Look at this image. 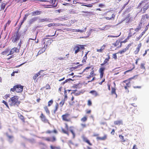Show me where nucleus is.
Returning a JSON list of instances; mask_svg holds the SVG:
<instances>
[{
	"instance_id": "5fc2aeb1",
	"label": "nucleus",
	"mask_w": 149,
	"mask_h": 149,
	"mask_svg": "<svg viewBox=\"0 0 149 149\" xmlns=\"http://www.w3.org/2000/svg\"><path fill=\"white\" fill-rule=\"evenodd\" d=\"M86 143H87L88 144L90 145H92V144L88 140H87L85 142Z\"/></svg>"
},
{
	"instance_id": "473e14b6",
	"label": "nucleus",
	"mask_w": 149,
	"mask_h": 149,
	"mask_svg": "<svg viewBox=\"0 0 149 149\" xmlns=\"http://www.w3.org/2000/svg\"><path fill=\"white\" fill-rule=\"evenodd\" d=\"M58 104H56V105H55V109L54 111V113H55L57 111L58 109Z\"/></svg>"
},
{
	"instance_id": "a18cd8bd",
	"label": "nucleus",
	"mask_w": 149,
	"mask_h": 149,
	"mask_svg": "<svg viewBox=\"0 0 149 149\" xmlns=\"http://www.w3.org/2000/svg\"><path fill=\"white\" fill-rule=\"evenodd\" d=\"M92 104V103L90 100H88V106H91Z\"/></svg>"
},
{
	"instance_id": "a211bd4d",
	"label": "nucleus",
	"mask_w": 149,
	"mask_h": 149,
	"mask_svg": "<svg viewBox=\"0 0 149 149\" xmlns=\"http://www.w3.org/2000/svg\"><path fill=\"white\" fill-rule=\"evenodd\" d=\"M86 27L84 29H83V30H80L79 29H75V32H80L81 33H83V32H84L86 31Z\"/></svg>"
},
{
	"instance_id": "f8f14e48",
	"label": "nucleus",
	"mask_w": 149,
	"mask_h": 149,
	"mask_svg": "<svg viewBox=\"0 0 149 149\" xmlns=\"http://www.w3.org/2000/svg\"><path fill=\"white\" fill-rule=\"evenodd\" d=\"M47 45H45L44 47L43 48H42L41 50L39 51L38 52V54H41L44 52L47 48Z\"/></svg>"
},
{
	"instance_id": "b1692460",
	"label": "nucleus",
	"mask_w": 149,
	"mask_h": 149,
	"mask_svg": "<svg viewBox=\"0 0 149 149\" xmlns=\"http://www.w3.org/2000/svg\"><path fill=\"white\" fill-rule=\"evenodd\" d=\"M116 89L114 88H112L111 93L112 94H114L116 95V97H117V95L116 93Z\"/></svg>"
},
{
	"instance_id": "8fccbe9b",
	"label": "nucleus",
	"mask_w": 149,
	"mask_h": 149,
	"mask_svg": "<svg viewBox=\"0 0 149 149\" xmlns=\"http://www.w3.org/2000/svg\"><path fill=\"white\" fill-rule=\"evenodd\" d=\"M15 91V86L13 87V88H11L10 89V91L14 92Z\"/></svg>"
},
{
	"instance_id": "1a4fd4ad",
	"label": "nucleus",
	"mask_w": 149,
	"mask_h": 149,
	"mask_svg": "<svg viewBox=\"0 0 149 149\" xmlns=\"http://www.w3.org/2000/svg\"><path fill=\"white\" fill-rule=\"evenodd\" d=\"M42 13V12L41 11H39L38 10H36L31 13V14L32 16H36L37 15H39Z\"/></svg>"
},
{
	"instance_id": "423d86ee",
	"label": "nucleus",
	"mask_w": 149,
	"mask_h": 149,
	"mask_svg": "<svg viewBox=\"0 0 149 149\" xmlns=\"http://www.w3.org/2000/svg\"><path fill=\"white\" fill-rule=\"evenodd\" d=\"M19 51V49L16 47H14L12 48L10 50V54H7L8 56L9 55L12 54H14L15 52L17 53Z\"/></svg>"
},
{
	"instance_id": "603ef678",
	"label": "nucleus",
	"mask_w": 149,
	"mask_h": 149,
	"mask_svg": "<svg viewBox=\"0 0 149 149\" xmlns=\"http://www.w3.org/2000/svg\"><path fill=\"white\" fill-rule=\"evenodd\" d=\"M55 25V24H54L51 23L50 24H48V26L49 27H50L51 26H54V25Z\"/></svg>"
},
{
	"instance_id": "774afa93",
	"label": "nucleus",
	"mask_w": 149,
	"mask_h": 149,
	"mask_svg": "<svg viewBox=\"0 0 149 149\" xmlns=\"http://www.w3.org/2000/svg\"><path fill=\"white\" fill-rule=\"evenodd\" d=\"M148 29V27L146 26L144 31H145V32H146V31Z\"/></svg>"
},
{
	"instance_id": "72a5a7b5",
	"label": "nucleus",
	"mask_w": 149,
	"mask_h": 149,
	"mask_svg": "<svg viewBox=\"0 0 149 149\" xmlns=\"http://www.w3.org/2000/svg\"><path fill=\"white\" fill-rule=\"evenodd\" d=\"M44 109L45 111H46V113H47L49 114V112L47 107H44Z\"/></svg>"
},
{
	"instance_id": "f03ea898",
	"label": "nucleus",
	"mask_w": 149,
	"mask_h": 149,
	"mask_svg": "<svg viewBox=\"0 0 149 149\" xmlns=\"http://www.w3.org/2000/svg\"><path fill=\"white\" fill-rule=\"evenodd\" d=\"M139 7L141 8L140 12L142 13H143L149 7V6L145 2H143L140 3Z\"/></svg>"
},
{
	"instance_id": "de8ad7c7",
	"label": "nucleus",
	"mask_w": 149,
	"mask_h": 149,
	"mask_svg": "<svg viewBox=\"0 0 149 149\" xmlns=\"http://www.w3.org/2000/svg\"><path fill=\"white\" fill-rule=\"evenodd\" d=\"M2 102L7 107H8V105L7 103L4 100H3Z\"/></svg>"
},
{
	"instance_id": "4c0bfd02",
	"label": "nucleus",
	"mask_w": 149,
	"mask_h": 149,
	"mask_svg": "<svg viewBox=\"0 0 149 149\" xmlns=\"http://www.w3.org/2000/svg\"><path fill=\"white\" fill-rule=\"evenodd\" d=\"M29 15V14H25V16L24 17L23 19V21H25L26 19L27 18L28 16Z\"/></svg>"
},
{
	"instance_id": "4be33fe9",
	"label": "nucleus",
	"mask_w": 149,
	"mask_h": 149,
	"mask_svg": "<svg viewBox=\"0 0 149 149\" xmlns=\"http://www.w3.org/2000/svg\"><path fill=\"white\" fill-rule=\"evenodd\" d=\"M107 138V136L106 135H104V136L103 137H98L97 138L100 139V140H104L106 139Z\"/></svg>"
},
{
	"instance_id": "58836bf2",
	"label": "nucleus",
	"mask_w": 149,
	"mask_h": 149,
	"mask_svg": "<svg viewBox=\"0 0 149 149\" xmlns=\"http://www.w3.org/2000/svg\"><path fill=\"white\" fill-rule=\"evenodd\" d=\"M5 7V4L4 3H3L1 4V9L3 10Z\"/></svg>"
},
{
	"instance_id": "aec40b11",
	"label": "nucleus",
	"mask_w": 149,
	"mask_h": 149,
	"mask_svg": "<svg viewBox=\"0 0 149 149\" xmlns=\"http://www.w3.org/2000/svg\"><path fill=\"white\" fill-rule=\"evenodd\" d=\"M73 127H70V131L72 133L73 136V138H74L75 137V134L73 131Z\"/></svg>"
},
{
	"instance_id": "7ed1b4c3",
	"label": "nucleus",
	"mask_w": 149,
	"mask_h": 149,
	"mask_svg": "<svg viewBox=\"0 0 149 149\" xmlns=\"http://www.w3.org/2000/svg\"><path fill=\"white\" fill-rule=\"evenodd\" d=\"M15 91L17 93H20L23 91V86L20 85H16L15 86Z\"/></svg>"
},
{
	"instance_id": "f257e3e1",
	"label": "nucleus",
	"mask_w": 149,
	"mask_h": 149,
	"mask_svg": "<svg viewBox=\"0 0 149 149\" xmlns=\"http://www.w3.org/2000/svg\"><path fill=\"white\" fill-rule=\"evenodd\" d=\"M18 97L17 96H15L10 98L8 102L11 106H18L20 104V102L18 101Z\"/></svg>"
},
{
	"instance_id": "5701e85b",
	"label": "nucleus",
	"mask_w": 149,
	"mask_h": 149,
	"mask_svg": "<svg viewBox=\"0 0 149 149\" xmlns=\"http://www.w3.org/2000/svg\"><path fill=\"white\" fill-rule=\"evenodd\" d=\"M18 116L19 118L23 121H24V117L23 116H22L21 114L20 113H19L18 114Z\"/></svg>"
},
{
	"instance_id": "052dcab7",
	"label": "nucleus",
	"mask_w": 149,
	"mask_h": 149,
	"mask_svg": "<svg viewBox=\"0 0 149 149\" xmlns=\"http://www.w3.org/2000/svg\"><path fill=\"white\" fill-rule=\"evenodd\" d=\"M105 45H103L101 47V49H102V50H103L104 49L105 47Z\"/></svg>"
},
{
	"instance_id": "3c124183",
	"label": "nucleus",
	"mask_w": 149,
	"mask_h": 149,
	"mask_svg": "<svg viewBox=\"0 0 149 149\" xmlns=\"http://www.w3.org/2000/svg\"><path fill=\"white\" fill-rule=\"evenodd\" d=\"M97 51L98 52H102L103 50L100 48V49H97Z\"/></svg>"
},
{
	"instance_id": "a878e982",
	"label": "nucleus",
	"mask_w": 149,
	"mask_h": 149,
	"mask_svg": "<svg viewBox=\"0 0 149 149\" xmlns=\"http://www.w3.org/2000/svg\"><path fill=\"white\" fill-rule=\"evenodd\" d=\"M119 41L117 40L116 42L113 43V45L114 47H116L119 45Z\"/></svg>"
},
{
	"instance_id": "e433bc0d",
	"label": "nucleus",
	"mask_w": 149,
	"mask_h": 149,
	"mask_svg": "<svg viewBox=\"0 0 149 149\" xmlns=\"http://www.w3.org/2000/svg\"><path fill=\"white\" fill-rule=\"evenodd\" d=\"M140 49V48L137 47L136 49V50L134 51L135 54H137L139 52Z\"/></svg>"
},
{
	"instance_id": "680f3d73",
	"label": "nucleus",
	"mask_w": 149,
	"mask_h": 149,
	"mask_svg": "<svg viewBox=\"0 0 149 149\" xmlns=\"http://www.w3.org/2000/svg\"><path fill=\"white\" fill-rule=\"evenodd\" d=\"M4 97L6 98H8L9 97V94L6 95L4 96Z\"/></svg>"
},
{
	"instance_id": "ea45409f",
	"label": "nucleus",
	"mask_w": 149,
	"mask_h": 149,
	"mask_svg": "<svg viewBox=\"0 0 149 149\" xmlns=\"http://www.w3.org/2000/svg\"><path fill=\"white\" fill-rule=\"evenodd\" d=\"M65 103V101L64 100H62L61 102L60 103V105H61V107H62Z\"/></svg>"
},
{
	"instance_id": "f3484780",
	"label": "nucleus",
	"mask_w": 149,
	"mask_h": 149,
	"mask_svg": "<svg viewBox=\"0 0 149 149\" xmlns=\"http://www.w3.org/2000/svg\"><path fill=\"white\" fill-rule=\"evenodd\" d=\"M49 19L47 18H45L44 19H42L39 20V22H49Z\"/></svg>"
},
{
	"instance_id": "393cba45",
	"label": "nucleus",
	"mask_w": 149,
	"mask_h": 149,
	"mask_svg": "<svg viewBox=\"0 0 149 149\" xmlns=\"http://www.w3.org/2000/svg\"><path fill=\"white\" fill-rule=\"evenodd\" d=\"M110 58V56L109 55L108 56V57L105 58L104 60V62L106 64L109 61V59Z\"/></svg>"
},
{
	"instance_id": "338daca9",
	"label": "nucleus",
	"mask_w": 149,
	"mask_h": 149,
	"mask_svg": "<svg viewBox=\"0 0 149 149\" xmlns=\"http://www.w3.org/2000/svg\"><path fill=\"white\" fill-rule=\"evenodd\" d=\"M141 46V43H140L138 45L137 47L140 48Z\"/></svg>"
},
{
	"instance_id": "cd10ccee",
	"label": "nucleus",
	"mask_w": 149,
	"mask_h": 149,
	"mask_svg": "<svg viewBox=\"0 0 149 149\" xmlns=\"http://www.w3.org/2000/svg\"><path fill=\"white\" fill-rule=\"evenodd\" d=\"M105 70V68H101L99 69V72L100 73H104L103 72Z\"/></svg>"
},
{
	"instance_id": "6e6552de",
	"label": "nucleus",
	"mask_w": 149,
	"mask_h": 149,
	"mask_svg": "<svg viewBox=\"0 0 149 149\" xmlns=\"http://www.w3.org/2000/svg\"><path fill=\"white\" fill-rule=\"evenodd\" d=\"M68 116L69 114H65L63 115L62 116V118L63 120L66 121H69L70 120L68 118Z\"/></svg>"
},
{
	"instance_id": "9b49d317",
	"label": "nucleus",
	"mask_w": 149,
	"mask_h": 149,
	"mask_svg": "<svg viewBox=\"0 0 149 149\" xmlns=\"http://www.w3.org/2000/svg\"><path fill=\"white\" fill-rule=\"evenodd\" d=\"M111 27L110 25H106L102 28H99V29L101 30H108Z\"/></svg>"
},
{
	"instance_id": "39448f33",
	"label": "nucleus",
	"mask_w": 149,
	"mask_h": 149,
	"mask_svg": "<svg viewBox=\"0 0 149 149\" xmlns=\"http://www.w3.org/2000/svg\"><path fill=\"white\" fill-rule=\"evenodd\" d=\"M40 118H41V120L42 121L45 123H48L49 124V122L48 120L46 118L45 115H44L42 113H41V115L40 116Z\"/></svg>"
},
{
	"instance_id": "c756f323",
	"label": "nucleus",
	"mask_w": 149,
	"mask_h": 149,
	"mask_svg": "<svg viewBox=\"0 0 149 149\" xmlns=\"http://www.w3.org/2000/svg\"><path fill=\"white\" fill-rule=\"evenodd\" d=\"M50 148L51 149H61L60 147L59 146L54 147L52 146H51Z\"/></svg>"
},
{
	"instance_id": "a19ab883",
	"label": "nucleus",
	"mask_w": 149,
	"mask_h": 149,
	"mask_svg": "<svg viewBox=\"0 0 149 149\" xmlns=\"http://www.w3.org/2000/svg\"><path fill=\"white\" fill-rule=\"evenodd\" d=\"M120 35V34L118 36H111V35H109L108 36V37H111V38H115V37H119Z\"/></svg>"
},
{
	"instance_id": "e2e57ef3",
	"label": "nucleus",
	"mask_w": 149,
	"mask_h": 149,
	"mask_svg": "<svg viewBox=\"0 0 149 149\" xmlns=\"http://www.w3.org/2000/svg\"><path fill=\"white\" fill-rule=\"evenodd\" d=\"M133 149H137V148L136 147V145H134Z\"/></svg>"
},
{
	"instance_id": "37998d69",
	"label": "nucleus",
	"mask_w": 149,
	"mask_h": 149,
	"mask_svg": "<svg viewBox=\"0 0 149 149\" xmlns=\"http://www.w3.org/2000/svg\"><path fill=\"white\" fill-rule=\"evenodd\" d=\"M78 47H79L80 50L81 49H83L84 48V46L83 45H78Z\"/></svg>"
},
{
	"instance_id": "7c9ffc66",
	"label": "nucleus",
	"mask_w": 149,
	"mask_h": 149,
	"mask_svg": "<svg viewBox=\"0 0 149 149\" xmlns=\"http://www.w3.org/2000/svg\"><path fill=\"white\" fill-rule=\"evenodd\" d=\"M120 138L122 139V141L125 142V140L124 139V136L122 135H120L119 136Z\"/></svg>"
},
{
	"instance_id": "4d7b16f0",
	"label": "nucleus",
	"mask_w": 149,
	"mask_h": 149,
	"mask_svg": "<svg viewBox=\"0 0 149 149\" xmlns=\"http://www.w3.org/2000/svg\"><path fill=\"white\" fill-rule=\"evenodd\" d=\"M82 138L83 139L84 141L85 142L86 141V140H88L86 137L84 136H83L82 137Z\"/></svg>"
},
{
	"instance_id": "dca6fc26",
	"label": "nucleus",
	"mask_w": 149,
	"mask_h": 149,
	"mask_svg": "<svg viewBox=\"0 0 149 149\" xmlns=\"http://www.w3.org/2000/svg\"><path fill=\"white\" fill-rule=\"evenodd\" d=\"M148 18V17L146 14L144 15H143L142 16V17L141 18V22H143L145 20L146 21V19H147Z\"/></svg>"
},
{
	"instance_id": "6ab92c4d",
	"label": "nucleus",
	"mask_w": 149,
	"mask_h": 149,
	"mask_svg": "<svg viewBox=\"0 0 149 149\" xmlns=\"http://www.w3.org/2000/svg\"><path fill=\"white\" fill-rule=\"evenodd\" d=\"M90 93L94 95L95 96H97L98 95L97 92L93 90L90 91Z\"/></svg>"
},
{
	"instance_id": "2f4dec72",
	"label": "nucleus",
	"mask_w": 149,
	"mask_h": 149,
	"mask_svg": "<svg viewBox=\"0 0 149 149\" xmlns=\"http://www.w3.org/2000/svg\"><path fill=\"white\" fill-rule=\"evenodd\" d=\"M141 29V26L140 25V24H139V26H138V27L135 29V31H138Z\"/></svg>"
},
{
	"instance_id": "2eb2a0df",
	"label": "nucleus",
	"mask_w": 149,
	"mask_h": 149,
	"mask_svg": "<svg viewBox=\"0 0 149 149\" xmlns=\"http://www.w3.org/2000/svg\"><path fill=\"white\" fill-rule=\"evenodd\" d=\"M37 20V18L36 17H34L31 19L29 21V23L30 24H32L33 22L36 21Z\"/></svg>"
},
{
	"instance_id": "09e8293b",
	"label": "nucleus",
	"mask_w": 149,
	"mask_h": 149,
	"mask_svg": "<svg viewBox=\"0 0 149 149\" xmlns=\"http://www.w3.org/2000/svg\"><path fill=\"white\" fill-rule=\"evenodd\" d=\"M58 59L61 60H62L65 59L64 57H59L58 58Z\"/></svg>"
},
{
	"instance_id": "864d4df0",
	"label": "nucleus",
	"mask_w": 149,
	"mask_h": 149,
	"mask_svg": "<svg viewBox=\"0 0 149 149\" xmlns=\"http://www.w3.org/2000/svg\"><path fill=\"white\" fill-rule=\"evenodd\" d=\"M68 145H69V146H70V145L71 144H73V143L72 141L71 140H69V141H68Z\"/></svg>"
},
{
	"instance_id": "0e129e2a",
	"label": "nucleus",
	"mask_w": 149,
	"mask_h": 149,
	"mask_svg": "<svg viewBox=\"0 0 149 149\" xmlns=\"http://www.w3.org/2000/svg\"><path fill=\"white\" fill-rule=\"evenodd\" d=\"M100 73V77L101 78H102L103 77L104 73Z\"/></svg>"
},
{
	"instance_id": "412c9836",
	"label": "nucleus",
	"mask_w": 149,
	"mask_h": 149,
	"mask_svg": "<svg viewBox=\"0 0 149 149\" xmlns=\"http://www.w3.org/2000/svg\"><path fill=\"white\" fill-rule=\"evenodd\" d=\"M114 123L115 125H120L122 124V121L121 120H117L114 121Z\"/></svg>"
},
{
	"instance_id": "c85d7f7f",
	"label": "nucleus",
	"mask_w": 149,
	"mask_h": 149,
	"mask_svg": "<svg viewBox=\"0 0 149 149\" xmlns=\"http://www.w3.org/2000/svg\"><path fill=\"white\" fill-rule=\"evenodd\" d=\"M68 130H64L62 128V132L63 133L66 134L68 135H69V134L68 133Z\"/></svg>"
},
{
	"instance_id": "c03bdc74",
	"label": "nucleus",
	"mask_w": 149,
	"mask_h": 149,
	"mask_svg": "<svg viewBox=\"0 0 149 149\" xmlns=\"http://www.w3.org/2000/svg\"><path fill=\"white\" fill-rule=\"evenodd\" d=\"M116 54L115 53V54H113V58L115 59H116L117 58V57Z\"/></svg>"
},
{
	"instance_id": "ddd939ff",
	"label": "nucleus",
	"mask_w": 149,
	"mask_h": 149,
	"mask_svg": "<svg viewBox=\"0 0 149 149\" xmlns=\"http://www.w3.org/2000/svg\"><path fill=\"white\" fill-rule=\"evenodd\" d=\"M74 50H75L74 53L75 54H77L80 50V48L79 47L77 46H76L74 47Z\"/></svg>"
},
{
	"instance_id": "9d476101",
	"label": "nucleus",
	"mask_w": 149,
	"mask_h": 149,
	"mask_svg": "<svg viewBox=\"0 0 149 149\" xmlns=\"http://www.w3.org/2000/svg\"><path fill=\"white\" fill-rule=\"evenodd\" d=\"M44 71L43 70H41L38 73L35 74L34 75L33 77V79L34 80H35L37 77L39 75H40L41 72H43Z\"/></svg>"
},
{
	"instance_id": "49530a36",
	"label": "nucleus",
	"mask_w": 149,
	"mask_h": 149,
	"mask_svg": "<svg viewBox=\"0 0 149 149\" xmlns=\"http://www.w3.org/2000/svg\"><path fill=\"white\" fill-rule=\"evenodd\" d=\"M87 58H86V57H84L83 58V59L82 60V62L83 63L85 62L86 61V60L87 59Z\"/></svg>"
},
{
	"instance_id": "bb28decb",
	"label": "nucleus",
	"mask_w": 149,
	"mask_h": 149,
	"mask_svg": "<svg viewBox=\"0 0 149 149\" xmlns=\"http://www.w3.org/2000/svg\"><path fill=\"white\" fill-rule=\"evenodd\" d=\"M145 64L144 63H141V64L140 68L141 69H145Z\"/></svg>"
},
{
	"instance_id": "6e6d98bb",
	"label": "nucleus",
	"mask_w": 149,
	"mask_h": 149,
	"mask_svg": "<svg viewBox=\"0 0 149 149\" xmlns=\"http://www.w3.org/2000/svg\"><path fill=\"white\" fill-rule=\"evenodd\" d=\"M90 68H91V67H87L84 70H83V72H84L86 70H88V69H89Z\"/></svg>"
},
{
	"instance_id": "4468645a",
	"label": "nucleus",
	"mask_w": 149,
	"mask_h": 149,
	"mask_svg": "<svg viewBox=\"0 0 149 149\" xmlns=\"http://www.w3.org/2000/svg\"><path fill=\"white\" fill-rule=\"evenodd\" d=\"M8 138V141L9 142H12L13 139V137L12 136L9 135L7 134H6Z\"/></svg>"
},
{
	"instance_id": "0eeeda50",
	"label": "nucleus",
	"mask_w": 149,
	"mask_h": 149,
	"mask_svg": "<svg viewBox=\"0 0 149 149\" xmlns=\"http://www.w3.org/2000/svg\"><path fill=\"white\" fill-rule=\"evenodd\" d=\"M131 46V44H129L124 49L122 50L121 51H120L118 53H120V54H122L123 53H125L126 50H128L129 48Z\"/></svg>"
},
{
	"instance_id": "79ce46f5",
	"label": "nucleus",
	"mask_w": 149,
	"mask_h": 149,
	"mask_svg": "<svg viewBox=\"0 0 149 149\" xmlns=\"http://www.w3.org/2000/svg\"><path fill=\"white\" fill-rule=\"evenodd\" d=\"M51 138V141L52 142H54L56 140V139L55 137L54 136L52 137V138Z\"/></svg>"
},
{
	"instance_id": "13d9d810",
	"label": "nucleus",
	"mask_w": 149,
	"mask_h": 149,
	"mask_svg": "<svg viewBox=\"0 0 149 149\" xmlns=\"http://www.w3.org/2000/svg\"><path fill=\"white\" fill-rule=\"evenodd\" d=\"M45 140L46 141H51V138H47L45 139Z\"/></svg>"
},
{
	"instance_id": "20e7f679",
	"label": "nucleus",
	"mask_w": 149,
	"mask_h": 149,
	"mask_svg": "<svg viewBox=\"0 0 149 149\" xmlns=\"http://www.w3.org/2000/svg\"><path fill=\"white\" fill-rule=\"evenodd\" d=\"M20 35L18 32H17L16 35L13 37L12 41L13 42H15L19 40L20 38Z\"/></svg>"
},
{
	"instance_id": "69168bd1",
	"label": "nucleus",
	"mask_w": 149,
	"mask_h": 149,
	"mask_svg": "<svg viewBox=\"0 0 149 149\" xmlns=\"http://www.w3.org/2000/svg\"><path fill=\"white\" fill-rule=\"evenodd\" d=\"M81 126L83 127H86V125L85 124H81Z\"/></svg>"
},
{
	"instance_id": "bf43d9fd",
	"label": "nucleus",
	"mask_w": 149,
	"mask_h": 149,
	"mask_svg": "<svg viewBox=\"0 0 149 149\" xmlns=\"http://www.w3.org/2000/svg\"><path fill=\"white\" fill-rule=\"evenodd\" d=\"M70 80H72V79H71L70 78H69V79H66L65 80V82H68V81H69Z\"/></svg>"
},
{
	"instance_id": "f704fd0d",
	"label": "nucleus",
	"mask_w": 149,
	"mask_h": 149,
	"mask_svg": "<svg viewBox=\"0 0 149 149\" xmlns=\"http://www.w3.org/2000/svg\"><path fill=\"white\" fill-rule=\"evenodd\" d=\"M53 103V100H51L49 101L48 102V106L49 107Z\"/></svg>"
},
{
	"instance_id": "c9c22d12",
	"label": "nucleus",
	"mask_w": 149,
	"mask_h": 149,
	"mask_svg": "<svg viewBox=\"0 0 149 149\" xmlns=\"http://www.w3.org/2000/svg\"><path fill=\"white\" fill-rule=\"evenodd\" d=\"M87 120V117L86 116H84L81 119V120L83 122H85Z\"/></svg>"
}]
</instances>
